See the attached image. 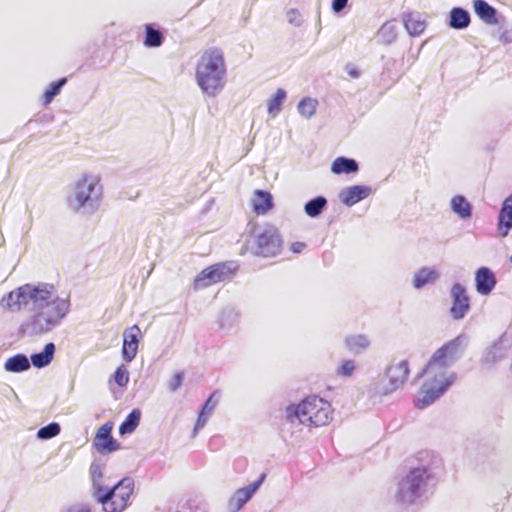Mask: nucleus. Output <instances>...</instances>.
<instances>
[{
  "mask_svg": "<svg viewBox=\"0 0 512 512\" xmlns=\"http://www.w3.org/2000/svg\"><path fill=\"white\" fill-rule=\"evenodd\" d=\"M471 22L469 12L462 7H453L449 12V26L455 30H463Z\"/></svg>",
  "mask_w": 512,
  "mask_h": 512,
  "instance_id": "b1692460",
  "label": "nucleus"
},
{
  "mask_svg": "<svg viewBox=\"0 0 512 512\" xmlns=\"http://www.w3.org/2000/svg\"><path fill=\"white\" fill-rule=\"evenodd\" d=\"M134 479L124 477L98 498L104 512H123L130 505L134 491Z\"/></svg>",
  "mask_w": 512,
  "mask_h": 512,
  "instance_id": "6e6552de",
  "label": "nucleus"
},
{
  "mask_svg": "<svg viewBox=\"0 0 512 512\" xmlns=\"http://www.w3.org/2000/svg\"><path fill=\"white\" fill-rule=\"evenodd\" d=\"M504 357V353L501 350V342L494 343L491 348L487 351L486 359L490 362H498Z\"/></svg>",
  "mask_w": 512,
  "mask_h": 512,
  "instance_id": "58836bf2",
  "label": "nucleus"
},
{
  "mask_svg": "<svg viewBox=\"0 0 512 512\" xmlns=\"http://www.w3.org/2000/svg\"><path fill=\"white\" fill-rule=\"evenodd\" d=\"M317 105V100L312 99L310 97L303 98L298 103V112L301 116L309 119L315 114Z\"/></svg>",
  "mask_w": 512,
  "mask_h": 512,
  "instance_id": "473e14b6",
  "label": "nucleus"
},
{
  "mask_svg": "<svg viewBox=\"0 0 512 512\" xmlns=\"http://www.w3.org/2000/svg\"><path fill=\"white\" fill-rule=\"evenodd\" d=\"M113 423L106 422L96 433L94 446L99 453H111L120 449V443L112 437Z\"/></svg>",
  "mask_w": 512,
  "mask_h": 512,
  "instance_id": "ddd939ff",
  "label": "nucleus"
},
{
  "mask_svg": "<svg viewBox=\"0 0 512 512\" xmlns=\"http://www.w3.org/2000/svg\"><path fill=\"white\" fill-rule=\"evenodd\" d=\"M141 330L137 325L127 328L123 333L122 357L131 362L137 354Z\"/></svg>",
  "mask_w": 512,
  "mask_h": 512,
  "instance_id": "2eb2a0df",
  "label": "nucleus"
},
{
  "mask_svg": "<svg viewBox=\"0 0 512 512\" xmlns=\"http://www.w3.org/2000/svg\"><path fill=\"white\" fill-rule=\"evenodd\" d=\"M184 379L183 372H177L168 383V388L171 392L177 391L182 385Z\"/></svg>",
  "mask_w": 512,
  "mask_h": 512,
  "instance_id": "c03bdc74",
  "label": "nucleus"
},
{
  "mask_svg": "<svg viewBox=\"0 0 512 512\" xmlns=\"http://www.w3.org/2000/svg\"><path fill=\"white\" fill-rule=\"evenodd\" d=\"M451 210L461 219L472 216V205L463 195H455L450 202Z\"/></svg>",
  "mask_w": 512,
  "mask_h": 512,
  "instance_id": "bb28decb",
  "label": "nucleus"
},
{
  "mask_svg": "<svg viewBox=\"0 0 512 512\" xmlns=\"http://www.w3.org/2000/svg\"><path fill=\"white\" fill-rule=\"evenodd\" d=\"M210 416L211 414L203 410L200 411L193 429V436H196L198 432L204 428Z\"/></svg>",
  "mask_w": 512,
  "mask_h": 512,
  "instance_id": "79ce46f5",
  "label": "nucleus"
},
{
  "mask_svg": "<svg viewBox=\"0 0 512 512\" xmlns=\"http://www.w3.org/2000/svg\"><path fill=\"white\" fill-rule=\"evenodd\" d=\"M440 278V272L436 267L424 266L416 270L412 277V286L421 290L428 285L435 284Z\"/></svg>",
  "mask_w": 512,
  "mask_h": 512,
  "instance_id": "a211bd4d",
  "label": "nucleus"
},
{
  "mask_svg": "<svg viewBox=\"0 0 512 512\" xmlns=\"http://www.w3.org/2000/svg\"><path fill=\"white\" fill-rule=\"evenodd\" d=\"M497 230L502 238L512 230V193L504 199L497 218Z\"/></svg>",
  "mask_w": 512,
  "mask_h": 512,
  "instance_id": "f3484780",
  "label": "nucleus"
},
{
  "mask_svg": "<svg viewBox=\"0 0 512 512\" xmlns=\"http://www.w3.org/2000/svg\"><path fill=\"white\" fill-rule=\"evenodd\" d=\"M359 165L355 159L340 156L331 164V172L335 175L356 173Z\"/></svg>",
  "mask_w": 512,
  "mask_h": 512,
  "instance_id": "393cba45",
  "label": "nucleus"
},
{
  "mask_svg": "<svg viewBox=\"0 0 512 512\" xmlns=\"http://www.w3.org/2000/svg\"><path fill=\"white\" fill-rule=\"evenodd\" d=\"M105 464L95 459L89 468V475L92 483V496L98 502V498L105 494L110 487L105 485Z\"/></svg>",
  "mask_w": 512,
  "mask_h": 512,
  "instance_id": "4468645a",
  "label": "nucleus"
},
{
  "mask_svg": "<svg viewBox=\"0 0 512 512\" xmlns=\"http://www.w3.org/2000/svg\"><path fill=\"white\" fill-rule=\"evenodd\" d=\"M226 65L223 52L211 48L203 52L196 65L195 79L201 91L209 97L218 95L225 85Z\"/></svg>",
  "mask_w": 512,
  "mask_h": 512,
  "instance_id": "39448f33",
  "label": "nucleus"
},
{
  "mask_svg": "<svg viewBox=\"0 0 512 512\" xmlns=\"http://www.w3.org/2000/svg\"><path fill=\"white\" fill-rule=\"evenodd\" d=\"M237 269L234 262L218 263L202 270L194 279V289L200 290L229 278Z\"/></svg>",
  "mask_w": 512,
  "mask_h": 512,
  "instance_id": "9d476101",
  "label": "nucleus"
},
{
  "mask_svg": "<svg viewBox=\"0 0 512 512\" xmlns=\"http://www.w3.org/2000/svg\"><path fill=\"white\" fill-rule=\"evenodd\" d=\"M286 420L309 427H320L331 420V405L318 396H310L297 405H289L285 410Z\"/></svg>",
  "mask_w": 512,
  "mask_h": 512,
  "instance_id": "423d86ee",
  "label": "nucleus"
},
{
  "mask_svg": "<svg viewBox=\"0 0 512 512\" xmlns=\"http://www.w3.org/2000/svg\"><path fill=\"white\" fill-rule=\"evenodd\" d=\"M452 306L450 315L453 320L463 319L470 310V299L465 287L460 283H454L450 290Z\"/></svg>",
  "mask_w": 512,
  "mask_h": 512,
  "instance_id": "9b49d317",
  "label": "nucleus"
},
{
  "mask_svg": "<svg viewBox=\"0 0 512 512\" xmlns=\"http://www.w3.org/2000/svg\"><path fill=\"white\" fill-rule=\"evenodd\" d=\"M402 20L408 34L413 37L420 35L425 30L426 23L420 13L413 12L404 14Z\"/></svg>",
  "mask_w": 512,
  "mask_h": 512,
  "instance_id": "412c9836",
  "label": "nucleus"
},
{
  "mask_svg": "<svg viewBox=\"0 0 512 512\" xmlns=\"http://www.w3.org/2000/svg\"><path fill=\"white\" fill-rule=\"evenodd\" d=\"M55 350L56 347L54 343H47L41 352L33 353L30 356V366L33 365L36 368H44L48 366L53 360Z\"/></svg>",
  "mask_w": 512,
  "mask_h": 512,
  "instance_id": "5701e85b",
  "label": "nucleus"
},
{
  "mask_svg": "<svg viewBox=\"0 0 512 512\" xmlns=\"http://www.w3.org/2000/svg\"><path fill=\"white\" fill-rule=\"evenodd\" d=\"M371 193L372 189L369 186L354 185L343 189L339 194V199L343 204L351 207L367 198Z\"/></svg>",
  "mask_w": 512,
  "mask_h": 512,
  "instance_id": "6ab92c4d",
  "label": "nucleus"
},
{
  "mask_svg": "<svg viewBox=\"0 0 512 512\" xmlns=\"http://www.w3.org/2000/svg\"><path fill=\"white\" fill-rule=\"evenodd\" d=\"M67 83V78L63 77L52 82L44 92V103L49 104L61 92L63 86Z\"/></svg>",
  "mask_w": 512,
  "mask_h": 512,
  "instance_id": "72a5a7b5",
  "label": "nucleus"
},
{
  "mask_svg": "<svg viewBox=\"0 0 512 512\" xmlns=\"http://www.w3.org/2000/svg\"><path fill=\"white\" fill-rule=\"evenodd\" d=\"M255 254L262 257H274L282 248V239L278 229L267 225L255 236Z\"/></svg>",
  "mask_w": 512,
  "mask_h": 512,
  "instance_id": "1a4fd4ad",
  "label": "nucleus"
},
{
  "mask_svg": "<svg viewBox=\"0 0 512 512\" xmlns=\"http://www.w3.org/2000/svg\"><path fill=\"white\" fill-rule=\"evenodd\" d=\"M164 36L158 29L153 28L151 24L145 25L144 45L149 48H155L162 45Z\"/></svg>",
  "mask_w": 512,
  "mask_h": 512,
  "instance_id": "7c9ffc66",
  "label": "nucleus"
},
{
  "mask_svg": "<svg viewBox=\"0 0 512 512\" xmlns=\"http://www.w3.org/2000/svg\"><path fill=\"white\" fill-rule=\"evenodd\" d=\"M113 379L119 387H124L129 381V373L124 365H120L113 374Z\"/></svg>",
  "mask_w": 512,
  "mask_h": 512,
  "instance_id": "4c0bfd02",
  "label": "nucleus"
},
{
  "mask_svg": "<svg viewBox=\"0 0 512 512\" xmlns=\"http://www.w3.org/2000/svg\"><path fill=\"white\" fill-rule=\"evenodd\" d=\"M356 369V364L353 360H345L337 369V374L343 377H350Z\"/></svg>",
  "mask_w": 512,
  "mask_h": 512,
  "instance_id": "a19ab883",
  "label": "nucleus"
},
{
  "mask_svg": "<svg viewBox=\"0 0 512 512\" xmlns=\"http://www.w3.org/2000/svg\"><path fill=\"white\" fill-rule=\"evenodd\" d=\"M4 369L10 373H21L30 369L29 358L22 353L9 357L4 363Z\"/></svg>",
  "mask_w": 512,
  "mask_h": 512,
  "instance_id": "a878e982",
  "label": "nucleus"
},
{
  "mask_svg": "<svg viewBox=\"0 0 512 512\" xmlns=\"http://www.w3.org/2000/svg\"><path fill=\"white\" fill-rule=\"evenodd\" d=\"M238 320V313L234 308H225L219 317V326L222 329L231 328Z\"/></svg>",
  "mask_w": 512,
  "mask_h": 512,
  "instance_id": "f704fd0d",
  "label": "nucleus"
},
{
  "mask_svg": "<svg viewBox=\"0 0 512 512\" xmlns=\"http://www.w3.org/2000/svg\"><path fill=\"white\" fill-rule=\"evenodd\" d=\"M501 39H503L504 41H506V42H507V41L509 40V37H506V36H505V34H503V35L501 36Z\"/></svg>",
  "mask_w": 512,
  "mask_h": 512,
  "instance_id": "09e8293b",
  "label": "nucleus"
},
{
  "mask_svg": "<svg viewBox=\"0 0 512 512\" xmlns=\"http://www.w3.org/2000/svg\"><path fill=\"white\" fill-rule=\"evenodd\" d=\"M141 419V411L138 408L133 409L119 426L121 435L130 434L138 427Z\"/></svg>",
  "mask_w": 512,
  "mask_h": 512,
  "instance_id": "c756f323",
  "label": "nucleus"
},
{
  "mask_svg": "<svg viewBox=\"0 0 512 512\" xmlns=\"http://www.w3.org/2000/svg\"><path fill=\"white\" fill-rule=\"evenodd\" d=\"M345 347L354 354H359L370 346V340L366 335H349L344 340Z\"/></svg>",
  "mask_w": 512,
  "mask_h": 512,
  "instance_id": "cd10ccee",
  "label": "nucleus"
},
{
  "mask_svg": "<svg viewBox=\"0 0 512 512\" xmlns=\"http://www.w3.org/2000/svg\"><path fill=\"white\" fill-rule=\"evenodd\" d=\"M219 399H220V392L219 391H214L207 398V400L203 404L201 410H203V411H205V412H207L209 414H212V412L214 411V409L216 408V406H217V404L219 402Z\"/></svg>",
  "mask_w": 512,
  "mask_h": 512,
  "instance_id": "ea45409f",
  "label": "nucleus"
},
{
  "mask_svg": "<svg viewBox=\"0 0 512 512\" xmlns=\"http://www.w3.org/2000/svg\"><path fill=\"white\" fill-rule=\"evenodd\" d=\"M468 339L466 334L461 333L438 348L430 357L421 372L426 379L415 401L418 409H424L433 404L454 383L456 374L450 368L463 355Z\"/></svg>",
  "mask_w": 512,
  "mask_h": 512,
  "instance_id": "f03ea898",
  "label": "nucleus"
},
{
  "mask_svg": "<svg viewBox=\"0 0 512 512\" xmlns=\"http://www.w3.org/2000/svg\"><path fill=\"white\" fill-rule=\"evenodd\" d=\"M348 74L352 78H358L360 76V72L356 68H350L348 70Z\"/></svg>",
  "mask_w": 512,
  "mask_h": 512,
  "instance_id": "de8ad7c7",
  "label": "nucleus"
},
{
  "mask_svg": "<svg viewBox=\"0 0 512 512\" xmlns=\"http://www.w3.org/2000/svg\"><path fill=\"white\" fill-rule=\"evenodd\" d=\"M305 247H306V244L303 242H294L291 245V250L293 253H301Z\"/></svg>",
  "mask_w": 512,
  "mask_h": 512,
  "instance_id": "49530a36",
  "label": "nucleus"
},
{
  "mask_svg": "<svg viewBox=\"0 0 512 512\" xmlns=\"http://www.w3.org/2000/svg\"><path fill=\"white\" fill-rule=\"evenodd\" d=\"M60 431V425L56 422H51L37 431V438L41 440H49L56 437Z\"/></svg>",
  "mask_w": 512,
  "mask_h": 512,
  "instance_id": "e433bc0d",
  "label": "nucleus"
},
{
  "mask_svg": "<svg viewBox=\"0 0 512 512\" xmlns=\"http://www.w3.org/2000/svg\"><path fill=\"white\" fill-rule=\"evenodd\" d=\"M397 37V27L393 22L384 23L378 31V39L382 44L389 45Z\"/></svg>",
  "mask_w": 512,
  "mask_h": 512,
  "instance_id": "2f4dec72",
  "label": "nucleus"
},
{
  "mask_svg": "<svg viewBox=\"0 0 512 512\" xmlns=\"http://www.w3.org/2000/svg\"><path fill=\"white\" fill-rule=\"evenodd\" d=\"M473 8L476 15L486 24H498L497 10L485 0H474Z\"/></svg>",
  "mask_w": 512,
  "mask_h": 512,
  "instance_id": "aec40b11",
  "label": "nucleus"
},
{
  "mask_svg": "<svg viewBox=\"0 0 512 512\" xmlns=\"http://www.w3.org/2000/svg\"><path fill=\"white\" fill-rule=\"evenodd\" d=\"M496 283V276L490 268L482 266L476 270L475 288L480 295H489L495 288Z\"/></svg>",
  "mask_w": 512,
  "mask_h": 512,
  "instance_id": "dca6fc26",
  "label": "nucleus"
},
{
  "mask_svg": "<svg viewBox=\"0 0 512 512\" xmlns=\"http://www.w3.org/2000/svg\"><path fill=\"white\" fill-rule=\"evenodd\" d=\"M286 98V91L282 88L277 89L271 99L268 100L267 108L270 114H276Z\"/></svg>",
  "mask_w": 512,
  "mask_h": 512,
  "instance_id": "c9c22d12",
  "label": "nucleus"
},
{
  "mask_svg": "<svg viewBox=\"0 0 512 512\" xmlns=\"http://www.w3.org/2000/svg\"><path fill=\"white\" fill-rule=\"evenodd\" d=\"M327 203L328 201L324 196H316L305 203L304 212L311 218H317L322 214Z\"/></svg>",
  "mask_w": 512,
  "mask_h": 512,
  "instance_id": "c85d7f7f",
  "label": "nucleus"
},
{
  "mask_svg": "<svg viewBox=\"0 0 512 512\" xmlns=\"http://www.w3.org/2000/svg\"><path fill=\"white\" fill-rule=\"evenodd\" d=\"M348 0H332L331 8L334 13L341 12L347 5Z\"/></svg>",
  "mask_w": 512,
  "mask_h": 512,
  "instance_id": "a18cd8bd",
  "label": "nucleus"
},
{
  "mask_svg": "<svg viewBox=\"0 0 512 512\" xmlns=\"http://www.w3.org/2000/svg\"><path fill=\"white\" fill-rule=\"evenodd\" d=\"M409 373V363L407 360H391L385 368L383 377L368 386L367 394L369 399L375 402L384 396L391 395L397 390L402 389L408 380Z\"/></svg>",
  "mask_w": 512,
  "mask_h": 512,
  "instance_id": "0eeeda50",
  "label": "nucleus"
},
{
  "mask_svg": "<svg viewBox=\"0 0 512 512\" xmlns=\"http://www.w3.org/2000/svg\"><path fill=\"white\" fill-rule=\"evenodd\" d=\"M266 475L262 473L258 480L251 483L250 485L240 488L235 491L232 497L229 499L227 508L229 512H238L245 504L253 497L256 491L263 483Z\"/></svg>",
  "mask_w": 512,
  "mask_h": 512,
  "instance_id": "f8f14e48",
  "label": "nucleus"
},
{
  "mask_svg": "<svg viewBox=\"0 0 512 512\" xmlns=\"http://www.w3.org/2000/svg\"><path fill=\"white\" fill-rule=\"evenodd\" d=\"M287 20L291 25L295 27H299L303 23L301 14L295 9H290L287 12Z\"/></svg>",
  "mask_w": 512,
  "mask_h": 512,
  "instance_id": "37998d69",
  "label": "nucleus"
},
{
  "mask_svg": "<svg viewBox=\"0 0 512 512\" xmlns=\"http://www.w3.org/2000/svg\"><path fill=\"white\" fill-rule=\"evenodd\" d=\"M509 260H510V263L512 264V255L510 256V259H509Z\"/></svg>",
  "mask_w": 512,
  "mask_h": 512,
  "instance_id": "8fccbe9b",
  "label": "nucleus"
},
{
  "mask_svg": "<svg viewBox=\"0 0 512 512\" xmlns=\"http://www.w3.org/2000/svg\"><path fill=\"white\" fill-rule=\"evenodd\" d=\"M253 211L258 214H265L273 207L272 195L264 190H255L252 198Z\"/></svg>",
  "mask_w": 512,
  "mask_h": 512,
  "instance_id": "4be33fe9",
  "label": "nucleus"
},
{
  "mask_svg": "<svg viewBox=\"0 0 512 512\" xmlns=\"http://www.w3.org/2000/svg\"><path fill=\"white\" fill-rule=\"evenodd\" d=\"M439 469L438 459L411 468L397 484L394 494L396 502L404 507L415 504L425 493L428 482L437 476Z\"/></svg>",
  "mask_w": 512,
  "mask_h": 512,
  "instance_id": "20e7f679",
  "label": "nucleus"
},
{
  "mask_svg": "<svg viewBox=\"0 0 512 512\" xmlns=\"http://www.w3.org/2000/svg\"><path fill=\"white\" fill-rule=\"evenodd\" d=\"M102 195L100 177L93 173H83L70 185L66 204L73 213L90 216L99 209Z\"/></svg>",
  "mask_w": 512,
  "mask_h": 512,
  "instance_id": "7ed1b4c3",
  "label": "nucleus"
},
{
  "mask_svg": "<svg viewBox=\"0 0 512 512\" xmlns=\"http://www.w3.org/2000/svg\"><path fill=\"white\" fill-rule=\"evenodd\" d=\"M2 306L10 310L23 307L31 316L20 327L23 334L38 336L46 334L60 325L70 310V297H60L54 285L40 282L25 284L7 293Z\"/></svg>",
  "mask_w": 512,
  "mask_h": 512,
  "instance_id": "f257e3e1",
  "label": "nucleus"
}]
</instances>
